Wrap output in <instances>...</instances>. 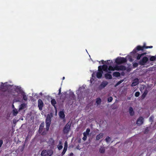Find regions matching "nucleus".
<instances>
[{"mask_svg": "<svg viewBox=\"0 0 156 156\" xmlns=\"http://www.w3.org/2000/svg\"><path fill=\"white\" fill-rule=\"evenodd\" d=\"M68 147L67 142V141H65V142L64 147L63 150L62 152V155H64L66 153Z\"/></svg>", "mask_w": 156, "mask_h": 156, "instance_id": "12", "label": "nucleus"}, {"mask_svg": "<svg viewBox=\"0 0 156 156\" xmlns=\"http://www.w3.org/2000/svg\"><path fill=\"white\" fill-rule=\"evenodd\" d=\"M156 59V57L155 56H151L150 60L151 61H152L155 60Z\"/></svg>", "mask_w": 156, "mask_h": 156, "instance_id": "31", "label": "nucleus"}, {"mask_svg": "<svg viewBox=\"0 0 156 156\" xmlns=\"http://www.w3.org/2000/svg\"><path fill=\"white\" fill-rule=\"evenodd\" d=\"M106 62V64L108 65H110V63H111L112 62V61L110 60H107L106 62Z\"/></svg>", "mask_w": 156, "mask_h": 156, "instance_id": "38", "label": "nucleus"}, {"mask_svg": "<svg viewBox=\"0 0 156 156\" xmlns=\"http://www.w3.org/2000/svg\"><path fill=\"white\" fill-rule=\"evenodd\" d=\"M90 130L89 128H87L86 129V132H85L87 134L89 135V133L90 132Z\"/></svg>", "mask_w": 156, "mask_h": 156, "instance_id": "37", "label": "nucleus"}, {"mask_svg": "<svg viewBox=\"0 0 156 156\" xmlns=\"http://www.w3.org/2000/svg\"><path fill=\"white\" fill-rule=\"evenodd\" d=\"M25 107V104H21L19 107V110H23L24 109Z\"/></svg>", "mask_w": 156, "mask_h": 156, "instance_id": "24", "label": "nucleus"}, {"mask_svg": "<svg viewBox=\"0 0 156 156\" xmlns=\"http://www.w3.org/2000/svg\"><path fill=\"white\" fill-rule=\"evenodd\" d=\"M48 131H47V130L46 131H43L41 133V135H45L46 134H47V132Z\"/></svg>", "mask_w": 156, "mask_h": 156, "instance_id": "44", "label": "nucleus"}, {"mask_svg": "<svg viewBox=\"0 0 156 156\" xmlns=\"http://www.w3.org/2000/svg\"><path fill=\"white\" fill-rule=\"evenodd\" d=\"M69 97L71 99L74 100L75 98V97L73 92H70L69 94Z\"/></svg>", "mask_w": 156, "mask_h": 156, "instance_id": "14", "label": "nucleus"}, {"mask_svg": "<svg viewBox=\"0 0 156 156\" xmlns=\"http://www.w3.org/2000/svg\"><path fill=\"white\" fill-rule=\"evenodd\" d=\"M41 130H40V132H39V133H41Z\"/></svg>", "mask_w": 156, "mask_h": 156, "instance_id": "56", "label": "nucleus"}, {"mask_svg": "<svg viewBox=\"0 0 156 156\" xmlns=\"http://www.w3.org/2000/svg\"><path fill=\"white\" fill-rule=\"evenodd\" d=\"M99 151L101 153H103L105 152V149L104 148H101L99 150Z\"/></svg>", "mask_w": 156, "mask_h": 156, "instance_id": "33", "label": "nucleus"}, {"mask_svg": "<svg viewBox=\"0 0 156 156\" xmlns=\"http://www.w3.org/2000/svg\"><path fill=\"white\" fill-rule=\"evenodd\" d=\"M12 108H14V105H12Z\"/></svg>", "mask_w": 156, "mask_h": 156, "instance_id": "53", "label": "nucleus"}, {"mask_svg": "<svg viewBox=\"0 0 156 156\" xmlns=\"http://www.w3.org/2000/svg\"><path fill=\"white\" fill-rule=\"evenodd\" d=\"M146 52H144L141 53V54H137L138 55L136 57V59L138 60H140L142 56L145 55L146 54Z\"/></svg>", "mask_w": 156, "mask_h": 156, "instance_id": "20", "label": "nucleus"}, {"mask_svg": "<svg viewBox=\"0 0 156 156\" xmlns=\"http://www.w3.org/2000/svg\"><path fill=\"white\" fill-rule=\"evenodd\" d=\"M65 79V77H63L62 78V79L63 80H64V79Z\"/></svg>", "mask_w": 156, "mask_h": 156, "instance_id": "54", "label": "nucleus"}, {"mask_svg": "<svg viewBox=\"0 0 156 156\" xmlns=\"http://www.w3.org/2000/svg\"><path fill=\"white\" fill-rule=\"evenodd\" d=\"M61 94V88H60V89H59V92L58 94L59 95H60Z\"/></svg>", "mask_w": 156, "mask_h": 156, "instance_id": "46", "label": "nucleus"}, {"mask_svg": "<svg viewBox=\"0 0 156 156\" xmlns=\"http://www.w3.org/2000/svg\"><path fill=\"white\" fill-rule=\"evenodd\" d=\"M119 66V70H126V67L125 66L121 65Z\"/></svg>", "mask_w": 156, "mask_h": 156, "instance_id": "25", "label": "nucleus"}, {"mask_svg": "<svg viewBox=\"0 0 156 156\" xmlns=\"http://www.w3.org/2000/svg\"><path fill=\"white\" fill-rule=\"evenodd\" d=\"M105 77L106 79L109 80L111 79L112 78V75L109 73H105Z\"/></svg>", "mask_w": 156, "mask_h": 156, "instance_id": "18", "label": "nucleus"}, {"mask_svg": "<svg viewBox=\"0 0 156 156\" xmlns=\"http://www.w3.org/2000/svg\"><path fill=\"white\" fill-rule=\"evenodd\" d=\"M148 93V90L147 89H145L144 92L141 96V98L142 100H143L145 98L146 95Z\"/></svg>", "mask_w": 156, "mask_h": 156, "instance_id": "13", "label": "nucleus"}, {"mask_svg": "<svg viewBox=\"0 0 156 156\" xmlns=\"http://www.w3.org/2000/svg\"><path fill=\"white\" fill-rule=\"evenodd\" d=\"M139 83V80L138 78L135 79L133 83H132L131 86L132 87L135 86Z\"/></svg>", "mask_w": 156, "mask_h": 156, "instance_id": "11", "label": "nucleus"}, {"mask_svg": "<svg viewBox=\"0 0 156 156\" xmlns=\"http://www.w3.org/2000/svg\"><path fill=\"white\" fill-rule=\"evenodd\" d=\"M23 100L25 101H27V96L24 93L23 95Z\"/></svg>", "mask_w": 156, "mask_h": 156, "instance_id": "30", "label": "nucleus"}, {"mask_svg": "<svg viewBox=\"0 0 156 156\" xmlns=\"http://www.w3.org/2000/svg\"><path fill=\"white\" fill-rule=\"evenodd\" d=\"M144 119L142 117H140L137 120L136 124L138 125H140L143 123Z\"/></svg>", "mask_w": 156, "mask_h": 156, "instance_id": "10", "label": "nucleus"}, {"mask_svg": "<svg viewBox=\"0 0 156 156\" xmlns=\"http://www.w3.org/2000/svg\"><path fill=\"white\" fill-rule=\"evenodd\" d=\"M148 60L147 57L144 56L139 61V64L141 66H144L146 64Z\"/></svg>", "mask_w": 156, "mask_h": 156, "instance_id": "7", "label": "nucleus"}, {"mask_svg": "<svg viewBox=\"0 0 156 156\" xmlns=\"http://www.w3.org/2000/svg\"><path fill=\"white\" fill-rule=\"evenodd\" d=\"M115 62L116 64L119 65L126 62L127 59L124 57H118L116 58Z\"/></svg>", "mask_w": 156, "mask_h": 156, "instance_id": "4", "label": "nucleus"}, {"mask_svg": "<svg viewBox=\"0 0 156 156\" xmlns=\"http://www.w3.org/2000/svg\"><path fill=\"white\" fill-rule=\"evenodd\" d=\"M113 100V98L112 97H110L108 98V101L109 102H111Z\"/></svg>", "mask_w": 156, "mask_h": 156, "instance_id": "36", "label": "nucleus"}, {"mask_svg": "<svg viewBox=\"0 0 156 156\" xmlns=\"http://www.w3.org/2000/svg\"><path fill=\"white\" fill-rule=\"evenodd\" d=\"M3 143V141L2 140L0 139V148L2 147Z\"/></svg>", "mask_w": 156, "mask_h": 156, "instance_id": "43", "label": "nucleus"}, {"mask_svg": "<svg viewBox=\"0 0 156 156\" xmlns=\"http://www.w3.org/2000/svg\"><path fill=\"white\" fill-rule=\"evenodd\" d=\"M101 62H102V64H104V61L103 60H101Z\"/></svg>", "mask_w": 156, "mask_h": 156, "instance_id": "51", "label": "nucleus"}, {"mask_svg": "<svg viewBox=\"0 0 156 156\" xmlns=\"http://www.w3.org/2000/svg\"><path fill=\"white\" fill-rule=\"evenodd\" d=\"M49 142L51 144V145H53L54 144V141L53 139L52 138H50L49 139Z\"/></svg>", "mask_w": 156, "mask_h": 156, "instance_id": "28", "label": "nucleus"}, {"mask_svg": "<svg viewBox=\"0 0 156 156\" xmlns=\"http://www.w3.org/2000/svg\"><path fill=\"white\" fill-rule=\"evenodd\" d=\"M129 112L130 115L133 116L134 114V112L132 107H130L129 109Z\"/></svg>", "mask_w": 156, "mask_h": 156, "instance_id": "16", "label": "nucleus"}, {"mask_svg": "<svg viewBox=\"0 0 156 156\" xmlns=\"http://www.w3.org/2000/svg\"><path fill=\"white\" fill-rule=\"evenodd\" d=\"M108 69L109 71H114L115 70L114 67H113L111 66H110L108 67Z\"/></svg>", "mask_w": 156, "mask_h": 156, "instance_id": "29", "label": "nucleus"}, {"mask_svg": "<svg viewBox=\"0 0 156 156\" xmlns=\"http://www.w3.org/2000/svg\"><path fill=\"white\" fill-rule=\"evenodd\" d=\"M140 94V93L139 91L136 92L135 94V96L136 97H138L139 96Z\"/></svg>", "mask_w": 156, "mask_h": 156, "instance_id": "35", "label": "nucleus"}, {"mask_svg": "<svg viewBox=\"0 0 156 156\" xmlns=\"http://www.w3.org/2000/svg\"><path fill=\"white\" fill-rule=\"evenodd\" d=\"M98 68L99 69H101L102 70L107 72L108 66L106 65H103L102 66H99L98 67Z\"/></svg>", "mask_w": 156, "mask_h": 156, "instance_id": "9", "label": "nucleus"}, {"mask_svg": "<svg viewBox=\"0 0 156 156\" xmlns=\"http://www.w3.org/2000/svg\"><path fill=\"white\" fill-rule=\"evenodd\" d=\"M52 117V114L51 113L50 114H48L45 120V124L46 130L48 131L51 123V118Z\"/></svg>", "mask_w": 156, "mask_h": 156, "instance_id": "1", "label": "nucleus"}, {"mask_svg": "<svg viewBox=\"0 0 156 156\" xmlns=\"http://www.w3.org/2000/svg\"><path fill=\"white\" fill-rule=\"evenodd\" d=\"M82 89V87H80L79 88V90H79H79H81Z\"/></svg>", "mask_w": 156, "mask_h": 156, "instance_id": "50", "label": "nucleus"}, {"mask_svg": "<svg viewBox=\"0 0 156 156\" xmlns=\"http://www.w3.org/2000/svg\"><path fill=\"white\" fill-rule=\"evenodd\" d=\"M18 112L17 109L16 108H14L13 110V115L14 116H16L17 115Z\"/></svg>", "mask_w": 156, "mask_h": 156, "instance_id": "26", "label": "nucleus"}, {"mask_svg": "<svg viewBox=\"0 0 156 156\" xmlns=\"http://www.w3.org/2000/svg\"><path fill=\"white\" fill-rule=\"evenodd\" d=\"M0 88H1V89H3L2 88V86L0 87Z\"/></svg>", "mask_w": 156, "mask_h": 156, "instance_id": "55", "label": "nucleus"}, {"mask_svg": "<svg viewBox=\"0 0 156 156\" xmlns=\"http://www.w3.org/2000/svg\"><path fill=\"white\" fill-rule=\"evenodd\" d=\"M53 153V151L51 150H44L41 152V156H51Z\"/></svg>", "mask_w": 156, "mask_h": 156, "instance_id": "3", "label": "nucleus"}, {"mask_svg": "<svg viewBox=\"0 0 156 156\" xmlns=\"http://www.w3.org/2000/svg\"><path fill=\"white\" fill-rule=\"evenodd\" d=\"M87 136H83V137L82 138L83 140L84 141H85L87 140Z\"/></svg>", "mask_w": 156, "mask_h": 156, "instance_id": "45", "label": "nucleus"}, {"mask_svg": "<svg viewBox=\"0 0 156 156\" xmlns=\"http://www.w3.org/2000/svg\"><path fill=\"white\" fill-rule=\"evenodd\" d=\"M71 123L69 122L67 123L63 129V132L64 133H68L70 131Z\"/></svg>", "mask_w": 156, "mask_h": 156, "instance_id": "6", "label": "nucleus"}, {"mask_svg": "<svg viewBox=\"0 0 156 156\" xmlns=\"http://www.w3.org/2000/svg\"><path fill=\"white\" fill-rule=\"evenodd\" d=\"M59 117L62 119H64L65 117V115L64 112L62 111H60L59 112Z\"/></svg>", "mask_w": 156, "mask_h": 156, "instance_id": "17", "label": "nucleus"}, {"mask_svg": "<svg viewBox=\"0 0 156 156\" xmlns=\"http://www.w3.org/2000/svg\"><path fill=\"white\" fill-rule=\"evenodd\" d=\"M108 83L107 81H104L102 82L101 85V87H104L108 85Z\"/></svg>", "mask_w": 156, "mask_h": 156, "instance_id": "23", "label": "nucleus"}, {"mask_svg": "<svg viewBox=\"0 0 156 156\" xmlns=\"http://www.w3.org/2000/svg\"><path fill=\"white\" fill-rule=\"evenodd\" d=\"M120 74L119 72H115L113 73V76H114L118 77L120 76Z\"/></svg>", "mask_w": 156, "mask_h": 156, "instance_id": "22", "label": "nucleus"}, {"mask_svg": "<svg viewBox=\"0 0 156 156\" xmlns=\"http://www.w3.org/2000/svg\"><path fill=\"white\" fill-rule=\"evenodd\" d=\"M44 122H43L41 123L40 124L39 128L38 130V132H40V130H41V132H42V130L43 129V128L44 126Z\"/></svg>", "mask_w": 156, "mask_h": 156, "instance_id": "21", "label": "nucleus"}, {"mask_svg": "<svg viewBox=\"0 0 156 156\" xmlns=\"http://www.w3.org/2000/svg\"><path fill=\"white\" fill-rule=\"evenodd\" d=\"M149 131V129L148 127H146L144 133H147Z\"/></svg>", "mask_w": 156, "mask_h": 156, "instance_id": "40", "label": "nucleus"}, {"mask_svg": "<svg viewBox=\"0 0 156 156\" xmlns=\"http://www.w3.org/2000/svg\"><path fill=\"white\" fill-rule=\"evenodd\" d=\"M112 73V72H111V71H108V73H109V74H110V73Z\"/></svg>", "mask_w": 156, "mask_h": 156, "instance_id": "52", "label": "nucleus"}, {"mask_svg": "<svg viewBox=\"0 0 156 156\" xmlns=\"http://www.w3.org/2000/svg\"><path fill=\"white\" fill-rule=\"evenodd\" d=\"M103 136V134L102 133H100L96 137V140H99L102 138Z\"/></svg>", "mask_w": 156, "mask_h": 156, "instance_id": "15", "label": "nucleus"}, {"mask_svg": "<svg viewBox=\"0 0 156 156\" xmlns=\"http://www.w3.org/2000/svg\"><path fill=\"white\" fill-rule=\"evenodd\" d=\"M57 147L59 150H60L62 149L63 146L62 145H58Z\"/></svg>", "mask_w": 156, "mask_h": 156, "instance_id": "39", "label": "nucleus"}, {"mask_svg": "<svg viewBox=\"0 0 156 156\" xmlns=\"http://www.w3.org/2000/svg\"><path fill=\"white\" fill-rule=\"evenodd\" d=\"M114 69H115V70H119V66H116L114 67Z\"/></svg>", "mask_w": 156, "mask_h": 156, "instance_id": "42", "label": "nucleus"}, {"mask_svg": "<svg viewBox=\"0 0 156 156\" xmlns=\"http://www.w3.org/2000/svg\"><path fill=\"white\" fill-rule=\"evenodd\" d=\"M123 80H121L119 81H118L116 84L115 85V87H116L118 85H119V84H120L123 81Z\"/></svg>", "mask_w": 156, "mask_h": 156, "instance_id": "32", "label": "nucleus"}, {"mask_svg": "<svg viewBox=\"0 0 156 156\" xmlns=\"http://www.w3.org/2000/svg\"><path fill=\"white\" fill-rule=\"evenodd\" d=\"M51 102V104L54 107L55 109H56V107L55 105L56 104V102L55 99H52Z\"/></svg>", "mask_w": 156, "mask_h": 156, "instance_id": "19", "label": "nucleus"}, {"mask_svg": "<svg viewBox=\"0 0 156 156\" xmlns=\"http://www.w3.org/2000/svg\"><path fill=\"white\" fill-rule=\"evenodd\" d=\"M43 103L42 100L39 99L38 100V107L39 108V109L41 111L42 110V108L43 106Z\"/></svg>", "mask_w": 156, "mask_h": 156, "instance_id": "8", "label": "nucleus"}, {"mask_svg": "<svg viewBox=\"0 0 156 156\" xmlns=\"http://www.w3.org/2000/svg\"><path fill=\"white\" fill-rule=\"evenodd\" d=\"M111 140V139L110 137H109V136L107 137L105 139V140L107 142H108L110 141Z\"/></svg>", "mask_w": 156, "mask_h": 156, "instance_id": "34", "label": "nucleus"}, {"mask_svg": "<svg viewBox=\"0 0 156 156\" xmlns=\"http://www.w3.org/2000/svg\"><path fill=\"white\" fill-rule=\"evenodd\" d=\"M133 66L135 67H137L138 66V64L136 62L133 63Z\"/></svg>", "mask_w": 156, "mask_h": 156, "instance_id": "41", "label": "nucleus"}, {"mask_svg": "<svg viewBox=\"0 0 156 156\" xmlns=\"http://www.w3.org/2000/svg\"><path fill=\"white\" fill-rule=\"evenodd\" d=\"M62 144V142L61 141L59 140V145H61Z\"/></svg>", "mask_w": 156, "mask_h": 156, "instance_id": "49", "label": "nucleus"}, {"mask_svg": "<svg viewBox=\"0 0 156 156\" xmlns=\"http://www.w3.org/2000/svg\"><path fill=\"white\" fill-rule=\"evenodd\" d=\"M153 48V46H146L145 44L142 46H140V45L137 46L136 48H135L131 52L133 54H135L136 53L137 51H143L144 48L147 49V48Z\"/></svg>", "mask_w": 156, "mask_h": 156, "instance_id": "2", "label": "nucleus"}, {"mask_svg": "<svg viewBox=\"0 0 156 156\" xmlns=\"http://www.w3.org/2000/svg\"><path fill=\"white\" fill-rule=\"evenodd\" d=\"M101 100L100 98H97L96 102V103L98 105L100 104L101 103Z\"/></svg>", "mask_w": 156, "mask_h": 156, "instance_id": "27", "label": "nucleus"}, {"mask_svg": "<svg viewBox=\"0 0 156 156\" xmlns=\"http://www.w3.org/2000/svg\"><path fill=\"white\" fill-rule=\"evenodd\" d=\"M103 73V70L98 68V72H96V74L95 73H93L92 74V76L93 77H94L96 74L97 77L98 79H100Z\"/></svg>", "mask_w": 156, "mask_h": 156, "instance_id": "5", "label": "nucleus"}, {"mask_svg": "<svg viewBox=\"0 0 156 156\" xmlns=\"http://www.w3.org/2000/svg\"><path fill=\"white\" fill-rule=\"evenodd\" d=\"M73 154L72 152H71L69 156H73Z\"/></svg>", "mask_w": 156, "mask_h": 156, "instance_id": "48", "label": "nucleus"}, {"mask_svg": "<svg viewBox=\"0 0 156 156\" xmlns=\"http://www.w3.org/2000/svg\"><path fill=\"white\" fill-rule=\"evenodd\" d=\"M88 135L86 133H85V132H84L83 133V136H87V135Z\"/></svg>", "mask_w": 156, "mask_h": 156, "instance_id": "47", "label": "nucleus"}]
</instances>
